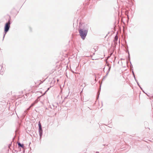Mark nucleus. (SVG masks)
<instances>
[{"mask_svg": "<svg viewBox=\"0 0 153 153\" xmlns=\"http://www.w3.org/2000/svg\"><path fill=\"white\" fill-rule=\"evenodd\" d=\"M10 19L8 22L6 23L4 27V32L6 33L9 30L10 27Z\"/></svg>", "mask_w": 153, "mask_h": 153, "instance_id": "2", "label": "nucleus"}, {"mask_svg": "<svg viewBox=\"0 0 153 153\" xmlns=\"http://www.w3.org/2000/svg\"><path fill=\"white\" fill-rule=\"evenodd\" d=\"M18 145L19 146H20L22 148H24V145L23 144H21L20 143H18Z\"/></svg>", "mask_w": 153, "mask_h": 153, "instance_id": "4", "label": "nucleus"}, {"mask_svg": "<svg viewBox=\"0 0 153 153\" xmlns=\"http://www.w3.org/2000/svg\"><path fill=\"white\" fill-rule=\"evenodd\" d=\"M34 104H35V103H32V104L31 105H30V107L29 108H30L31 107H32V106H33L34 105Z\"/></svg>", "mask_w": 153, "mask_h": 153, "instance_id": "5", "label": "nucleus"}, {"mask_svg": "<svg viewBox=\"0 0 153 153\" xmlns=\"http://www.w3.org/2000/svg\"><path fill=\"white\" fill-rule=\"evenodd\" d=\"M39 129L40 130H42V127H41V126L40 123V121L39 122Z\"/></svg>", "mask_w": 153, "mask_h": 153, "instance_id": "3", "label": "nucleus"}, {"mask_svg": "<svg viewBox=\"0 0 153 153\" xmlns=\"http://www.w3.org/2000/svg\"><path fill=\"white\" fill-rule=\"evenodd\" d=\"M118 37L117 36H116L115 37V40H117V39Z\"/></svg>", "mask_w": 153, "mask_h": 153, "instance_id": "6", "label": "nucleus"}, {"mask_svg": "<svg viewBox=\"0 0 153 153\" xmlns=\"http://www.w3.org/2000/svg\"><path fill=\"white\" fill-rule=\"evenodd\" d=\"M79 35L81 38L84 39L87 35L88 31L86 29H80L79 30Z\"/></svg>", "mask_w": 153, "mask_h": 153, "instance_id": "1", "label": "nucleus"}]
</instances>
